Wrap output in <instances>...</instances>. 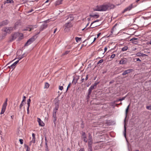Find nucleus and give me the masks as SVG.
<instances>
[{"label":"nucleus","mask_w":151,"mask_h":151,"mask_svg":"<svg viewBox=\"0 0 151 151\" xmlns=\"http://www.w3.org/2000/svg\"><path fill=\"white\" fill-rule=\"evenodd\" d=\"M115 7V5L111 4L105 3L99 6H97L96 8L94 9L93 10L94 11H106L107 10L113 9Z\"/></svg>","instance_id":"f257e3e1"},{"label":"nucleus","mask_w":151,"mask_h":151,"mask_svg":"<svg viewBox=\"0 0 151 151\" xmlns=\"http://www.w3.org/2000/svg\"><path fill=\"white\" fill-rule=\"evenodd\" d=\"M56 112H57V107L55 106V109L53 111L52 119L53 123L54 124V127H56Z\"/></svg>","instance_id":"f03ea898"},{"label":"nucleus","mask_w":151,"mask_h":151,"mask_svg":"<svg viewBox=\"0 0 151 151\" xmlns=\"http://www.w3.org/2000/svg\"><path fill=\"white\" fill-rule=\"evenodd\" d=\"M129 105L127 107V109L126 110V112H125V114H126V117L124 120V136L126 138V128L125 126V121H126V118L127 114L128 112V110L129 109Z\"/></svg>","instance_id":"7ed1b4c3"},{"label":"nucleus","mask_w":151,"mask_h":151,"mask_svg":"<svg viewBox=\"0 0 151 151\" xmlns=\"http://www.w3.org/2000/svg\"><path fill=\"white\" fill-rule=\"evenodd\" d=\"M72 27V25L70 22H68L66 23L64 26L65 31L67 32H68L69 31L70 28H71Z\"/></svg>","instance_id":"20e7f679"},{"label":"nucleus","mask_w":151,"mask_h":151,"mask_svg":"<svg viewBox=\"0 0 151 151\" xmlns=\"http://www.w3.org/2000/svg\"><path fill=\"white\" fill-rule=\"evenodd\" d=\"M14 30L13 27H5L3 28V30L4 32L7 33H9L13 31Z\"/></svg>","instance_id":"39448f33"},{"label":"nucleus","mask_w":151,"mask_h":151,"mask_svg":"<svg viewBox=\"0 0 151 151\" xmlns=\"http://www.w3.org/2000/svg\"><path fill=\"white\" fill-rule=\"evenodd\" d=\"M49 20H47L44 22L45 23L42 24L40 27V31H42L44 29H45L47 27V24L46 23Z\"/></svg>","instance_id":"423d86ee"},{"label":"nucleus","mask_w":151,"mask_h":151,"mask_svg":"<svg viewBox=\"0 0 151 151\" xmlns=\"http://www.w3.org/2000/svg\"><path fill=\"white\" fill-rule=\"evenodd\" d=\"M105 53V52H104L103 50L102 49H99L98 50V55H99L100 57H99L98 58H102L104 57V53Z\"/></svg>","instance_id":"0eeeda50"},{"label":"nucleus","mask_w":151,"mask_h":151,"mask_svg":"<svg viewBox=\"0 0 151 151\" xmlns=\"http://www.w3.org/2000/svg\"><path fill=\"white\" fill-rule=\"evenodd\" d=\"M35 40V37L33 36L28 40L27 42L25 44L24 46H27L30 44L33 41H34Z\"/></svg>","instance_id":"6e6552de"},{"label":"nucleus","mask_w":151,"mask_h":151,"mask_svg":"<svg viewBox=\"0 0 151 151\" xmlns=\"http://www.w3.org/2000/svg\"><path fill=\"white\" fill-rule=\"evenodd\" d=\"M133 7V4H130L129 6L124 9V11L122 12V13H124L127 11H130Z\"/></svg>","instance_id":"1a4fd4ad"},{"label":"nucleus","mask_w":151,"mask_h":151,"mask_svg":"<svg viewBox=\"0 0 151 151\" xmlns=\"http://www.w3.org/2000/svg\"><path fill=\"white\" fill-rule=\"evenodd\" d=\"M117 26L116 24H115L113 27L111 31V34L110 35H112L114 34L115 35H116V26Z\"/></svg>","instance_id":"9d476101"},{"label":"nucleus","mask_w":151,"mask_h":151,"mask_svg":"<svg viewBox=\"0 0 151 151\" xmlns=\"http://www.w3.org/2000/svg\"><path fill=\"white\" fill-rule=\"evenodd\" d=\"M9 21L7 19L4 20L0 23V26L2 27L6 25L9 23Z\"/></svg>","instance_id":"9b49d317"},{"label":"nucleus","mask_w":151,"mask_h":151,"mask_svg":"<svg viewBox=\"0 0 151 151\" xmlns=\"http://www.w3.org/2000/svg\"><path fill=\"white\" fill-rule=\"evenodd\" d=\"M133 71V70L132 69H129L125 70L124 71L123 73H122V75L123 76H125L127 74L130 73Z\"/></svg>","instance_id":"f8f14e48"},{"label":"nucleus","mask_w":151,"mask_h":151,"mask_svg":"<svg viewBox=\"0 0 151 151\" xmlns=\"http://www.w3.org/2000/svg\"><path fill=\"white\" fill-rule=\"evenodd\" d=\"M19 60H17V61L15 62L14 63L12 64L10 66H9L8 67H9L10 69H14V68L16 67V65L19 62Z\"/></svg>","instance_id":"ddd939ff"},{"label":"nucleus","mask_w":151,"mask_h":151,"mask_svg":"<svg viewBox=\"0 0 151 151\" xmlns=\"http://www.w3.org/2000/svg\"><path fill=\"white\" fill-rule=\"evenodd\" d=\"M127 63V60L126 58L121 59L119 63L120 64H126Z\"/></svg>","instance_id":"4468645a"},{"label":"nucleus","mask_w":151,"mask_h":151,"mask_svg":"<svg viewBox=\"0 0 151 151\" xmlns=\"http://www.w3.org/2000/svg\"><path fill=\"white\" fill-rule=\"evenodd\" d=\"M136 55L137 56V57L141 56L142 57H143L145 56H147V55L144 54L143 53H142L141 52H138L136 54Z\"/></svg>","instance_id":"2eb2a0df"},{"label":"nucleus","mask_w":151,"mask_h":151,"mask_svg":"<svg viewBox=\"0 0 151 151\" xmlns=\"http://www.w3.org/2000/svg\"><path fill=\"white\" fill-rule=\"evenodd\" d=\"M6 106L5 105H3L1 111L0 113L1 114H2L4 113L5 111Z\"/></svg>","instance_id":"dca6fc26"},{"label":"nucleus","mask_w":151,"mask_h":151,"mask_svg":"<svg viewBox=\"0 0 151 151\" xmlns=\"http://www.w3.org/2000/svg\"><path fill=\"white\" fill-rule=\"evenodd\" d=\"M88 150H92V145L93 144V142H88Z\"/></svg>","instance_id":"f3484780"},{"label":"nucleus","mask_w":151,"mask_h":151,"mask_svg":"<svg viewBox=\"0 0 151 151\" xmlns=\"http://www.w3.org/2000/svg\"><path fill=\"white\" fill-rule=\"evenodd\" d=\"M37 121L38 122L39 125L43 126L44 125V124L39 118H37Z\"/></svg>","instance_id":"a211bd4d"},{"label":"nucleus","mask_w":151,"mask_h":151,"mask_svg":"<svg viewBox=\"0 0 151 151\" xmlns=\"http://www.w3.org/2000/svg\"><path fill=\"white\" fill-rule=\"evenodd\" d=\"M79 77L78 76L76 78L74 77L72 83H73L74 85H75L77 83L78 80L79 79Z\"/></svg>","instance_id":"6ab92c4d"},{"label":"nucleus","mask_w":151,"mask_h":151,"mask_svg":"<svg viewBox=\"0 0 151 151\" xmlns=\"http://www.w3.org/2000/svg\"><path fill=\"white\" fill-rule=\"evenodd\" d=\"M82 137L83 139V141L85 143L87 142V140L86 139V133L84 132H83Z\"/></svg>","instance_id":"aec40b11"},{"label":"nucleus","mask_w":151,"mask_h":151,"mask_svg":"<svg viewBox=\"0 0 151 151\" xmlns=\"http://www.w3.org/2000/svg\"><path fill=\"white\" fill-rule=\"evenodd\" d=\"M137 40V38H133L131 39L130 41H132L133 43L136 44L138 43L137 41L136 40Z\"/></svg>","instance_id":"412c9836"},{"label":"nucleus","mask_w":151,"mask_h":151,"mask_svg":"<svg viewBox=\"0 0 151 151\" xmlns=\"http://www.w3.org/2000/svg\"><path fill=\"white\" fill-rule=\"evenodd\" d=\"M37 26V24L31 25L30 26V28H29V31H31L32 29H33L34 28H36Z\"/></svg>","instance_id":"4be33fe9"},{"label":"nucleus","mask_w":151,"mask_h":151,"mask_svg":"<svg viewBox=\"0 0 151 151\" xmlns=\"http://www.w3.org/2000/svg\"><path fill=\"white\" fill-rule=\"evenodd\" d=\"M18 34L17 33H15L12 35L11 37L14 39L15 40L17 38Z\"/></svg>","instance_id":"5701e85b"},{"label":"nucleus","mask_w":151,"mask_h":151,"mask_svg":"<svg viewBox=\"0 0 151 151\" xmlns=\"http://www.w3.org/2000/svg\"><path fill=\"white\" fill-rule=\"evenodd\" d=\"M99 20L97 19L96 20V21H93V22H92L91 23V25H90V28H94V27H96L97 26H98V25H95V26H94L93 27H91V26L94 23H95V22H99Z\"/></svg>","instance_id":"b1692460"},{"label":"nucleus","mask_w":151,"mask_h":151,"mask_svg":"<svg viewBox=\"0 0 151 151\" xmlns=\"http://www.w3.org/2000/svg\"><path fill=\"white\" fill-rule=\"evenodd\" d=\"M94 89L93 86H91L90 87L89 89L88 90V92L89 94H91L92 92V90Z\"/></svg>","instance_id":"393cba45"},{"label":"nucleus","mask_w":151,"mask_h":151,"mask_svg":"<svg viewBox=\"0 0 151 151\" xmlns=\"http://www.w3.org/2000/svg\"><path fill=\"white\" fill-rule=\"evenodd\" d=\"M74 19V17L70 15L68 16V17L67 19H68L70 21H72Z\"/></svg>","instance_id":"a878e982"},{"label":"nucleus","mask_w":151,"mask_h":151,"mask_svg":"<svg viewBox=\"0 0 151 151\" xmlns=\"http://www.w3.org/2000/svg\"><path fill=\"white\" fill-rule=\"evenodd\" d=\"M89 16L91 17H96L97 18H98L99 17V15L97 14H90Z\"/></svg>","instance_id":"bb28decb"},{"label":"nucleus","mask_w":151,"mask_h":151,"mask_svg":"<svg viewBox=\"0 0 151 151\" xmlns=\"http://www.w3.org/2000/svg\"><path fill=\"white\" fill-rule=\"evenodd\" d=\"M88 142H93L92 137L90 133H88Z\"/></svg>","instance_id":"cd10ccee"},{"label":"nucleus","mask_w":151,"mask_h":151,"mask_svg":"<svg viewBox=\"0 0 151 151\" xmlns=\"http://www.w3.org/2000/svg\"><path fill=\"white\" fill-rule=\"evenodd\" d=\"M27 56V55H26L25 53H24L21 56L19 57L18 59L19 60H20L21 59H22L23 58L26 56Z\"/></svg>","instance_id":"c85d7f7f"},{"label":"nucleus","mask_w":151,"mask_h":151,"mask_svg":"<svg viewBox=\"0 0 151 151\" xmlns=\"http://www.w3.org/2000/svg\"><path fill=\"white\" fill-rule=\"evenodd\" d=\"M20 22H16L15 23V24H14V29H15V28L17 27V26H18L19 25H20Z\"/></svg>","instance_id":"c756f323"},{"label":"nucleus","mask_w":151,"mask_h":151,"mask_svg":"<svg viewBox=\"0 0 151 151\" xmlns=\"http://www.w3.org/2000/svg\"><path fill=\"white\" fill-rule=\"evenodd\" d=\"M125 97H124L121 99H117L116 101H114V102L115 103V102H118V101H121L123 100H124L125 99Z\"/></svg>","instance_id":"7c9ffc66"},{"label":"nucleus","mask_w":151,"mask_h":151,"mask_svg":"<svg viewBox=\"0 0 151 151\" xmlns=\"http://www.w3.org/2000/svg\"><path fill=\"white\" fill-rule=\"evenodd\" d=\"M128 49V47L127 46H125L123 47L122 49V51H124L127 50Z\"/></svg>","instance_id":"2f4dec72"},{"label":"nucleus","mask_w":151,"mask_h":151,"mask_svg":"<svg viewBox=\"0 0 151 151\" xmlns=\"http://www.w3.org/2000/svg\"><path fill=\"white\" fill-rule=\"evenodd\" d=\"M6 3H13L14 1L13 0H6Z\"/></svg>","instance_id":"473e14b6"},{"label":"nucleus","mask_w":151,"mask_h":151,"mask_svg":"<svg viewBox=\"0 0 151 151\" xmlns=\"http://www.w3.org/2000/svg\"><path fill=\"white\" fill-rule=\"evenodd\" d=\"M49 87V84L47 83H45L44 88H48Z\"/></svg>","instance_id":"72a5a7b5"},{"label":"nucleus","mask_w":151,"mask_h":151,"mask_svg":"<svg viewBox=\"0 0 151 151\" xmlns=\"http://www.w3.org/2000/svg\"><path fill=\"white\" fill-rule=\"evenodd\" d=\"M81 38H79L78 37H76L75 38V40L77 42H79L81 40Z\"/></svg>","instance_id":"f704fd0d"},{"label":"nucleus","mask_w":151,"mask_h":151,"mask_svg":"<svg viewBox=\"0 0 151 151\" xmlns=\"http://www.w3.org/2000/svg\"><path fill=\"white\" fill-rule=\"evenodd\" d=\"M35 138H32V140L30 141V143H35Z\"/></svg>","instance_id":"c9c22d12"},{"label":"nucleus","mask_w":151,"mask_h":151,"mask_svg":"<svg viewBox=\"0 0 151 151\" xmlns=\"http://www.w3.org/2000/svg\"><path fill=\"white\" fill-rule=\"evenodd\" d=\"M23 102H24L23 101H22L21 103L19 106V109H22V107L23 105Z\"/></svg>","instance_id":"e433bc0d"},{"label":"nucleus","mask_w":151,"mask_h":151,"mask_svg":"<svg viewBox=\"0 0 151 151\" xmlns=\"http://www.w3.org/2000/svg\"><path fill=\"white\" fill-rule=\"evenodd\" d=\"M14 40H15L12 37H11L9 38V42H12Z\"/></svg>","instance_id":"4c0bfd02"},{"label":"nucleus","mask_w":151,"mask_h":151,"mask_svg":"<svg viewBox=\"0 0 151 151\" xmlns=\"http://www.w3.org/2000/svg\"><path fill=\"white\" fill-rule=\"evenodd\" d=\"M146 109L149 110H151V105L150 106H147L146 107Z\"/></svg>","instance_id":"58836bf2"},{"label":"nucleus","mask_w":151,"mask_h":151,"mask_svg":"<svg viewBox=\"0 0 151 151\" xmlns=\"http://www.w3.org/2000/svg\"><path fill=\"white\" fill-rule=\"evenodd\" d=\"M103 61V60L101 59L97 63V64H99L100 63H102Z\"/></svg>","instance_id":"ea45409f"},{"label":"nucleus","mask_w":151,"mask_h":151,"mask_svg":"<svg viewBox=\"0 0 151 151\" xmlns=\"http://www.w3.org/2000/svg\"><path fill=\"white\" fill-rule=\"evenodd\" d=\"M7 99H6L3 105H5L6 106H7Z\"/></svg>","instance_id":"a19ab883"},{"label":"nucleus","mask_w":151,"mask_h":151,"mask_svg":"<svg viewBox=\"0 0 151 151\" xmlns=\"http://www.w3.org/2000/svg\"><path fill=\"white\" fill-rule=\"evenodd\" d=\"M19 142H20V143L21 145L23 144V140L22 139H19Z\"/></svg>","instance_id":"79ce46f5"},{"label":"nucleus","mask_w":151,"mask_h":151,"mask_svg":"<svg viewBox=\"0 0 151 151\" xmlns=\"http://www.w3.org/2000/svg\"><path fill=\"white\" fill-rule=\"evenodd\" d=\"M26 146L27 147L26 151H30V148L27 145H26Z\"/></svg>","instance_id":"37998d69"},{"label":"nucleus","mask_w":151,"mask_h":151,"mask_svg":"<svg viewBox=\"0 0 151 151\" xmlns=\"http://www.w3.org/2000/svg\"><path fill=\"white\" fill-rule=\"evenodd\" d=\"M98 83H95L93 85H91L92 86H93V87L94 88V87H96V86L98 84Z\"/></svg>","instance_id":"c03bdc74"},{"label":"nucleus","mask_w":151,"mask_h":151,"mask_svg":"<svg viewBox=\"0 0 151 151\" xmlns=\"http://www.w3.org/2000/svg\"><path fill=\"white\" fill-rule=\"evenodd\" d=\"M26 97L25 96H23V100L22 101L24 102L26 101Z\"/></svg>","instance_id":"a18cd8bd"},{"label":"nucleus","mask_w":151,"mask_h":151,"mask_svg":"<svg viewBox=\"0 0 151 151\" xmlns=\"http://www.w3.org/2000/svg\"><path fill=\"white\" fill-rule=\"evenodd\" d=\"M115 55L114 54L112 55L110 57L111 58H113L115 57Z\"/></svg>","instance_id":"49530a36"},{"label":"nucleus","mask_w":151,"mask_h":151,"mask_svg":"<svg viewBox=\"0 0 151 151\" xmlns=\"http://www.w3.org/2000/svg\"><path fill=\"white\" fill-rule=\"evenodd\" d=\"M91 94H89V93H88V95L87 96V98H86V99H89V98H90V95Z\"/></svg>","instance_id":"de8ad7c7"},{"label":"nucleus","mask_w":151,"mask_h":151,"mask_svg":"<svg viewBox=\"0 0 151 151\" xmlns=\"http://www.w3.org/2000/svg\"><path fill=\"white\" fill-rule=\"evenodd\" d=\"M59 88L60 90H62L63 89V86H60Z\"/></svg>","instance_id":"09e8293b"},{"label":"nucleus","mask_w":151,"mask_h":151,"mask_svg":"<svg viewBox=\"0 0 151 151\" xmlns=\"http://www.w3.org/2000/svg\"><path fill=\"white\" fill-rule=\"evenodd\" d=\"M30 103H31V99H29L27 101V104Z\"/></svg>","instance_id":"8fccbe9b"},{"label":"nucleus","mask_w":151,"mask_h":151,"mask_svg":"<svg viewBox=\"0 0 151 151\" xmlns=\"http://www.w3.org/2000/svg\"><path fill=\"white\" fill-rule=\"evenodd\" d=\"M29 28H30V27H27L26 29H24V31H29Z\"/></svg>","instance_id":"3c124183"},{"label":"nucleus","mask_w":151,"mask_h":151,"mask_svg":"<svg viewBox=\"0 0 151 151\" xmlns=\"http://www.w3.org/2000/svg\"><path fill=\"white\" fill-rule=\"evenodd\" d=\"M34 11V10L33 9H31V10H29L28 11L27 13H30L32 12H33Z\"/></svg>","instance_id":"603ef678"},{"label":"nucleus","mask_w":151,"mask_h":151,"mask_svg":"<svg viewBox=\"0 0 151 151\" xmlns=\"http://www.w3.org/2000/svg\"><path fill=\"white\" fill-rule=\"evenodd\" d=\"M70 83L68 85V86L67 87V91L68 90L70 86Z\"/></svg>","instance_id":"864d4df0"},{"label":"nucleus","mask_w":151,"mask_h":151,"mask_svg":"<svg viewBox=\"0 0 151 151\" xmlns=\"http://www.w3.org/2000/svg\"><path fill=\"white\" fill-rule=\"evenodd\" d=\"M88 21V23H90V22L91 21V18H88L87 19Z\"/></svg>","instance_id":"5fc2aeb1"},{"label":"nucleus","mask_w":151,"mask_h":151,"mask_svg":"<svg viewBox=\"0 0 151 151\" xmlns=\"http://www.w3.org/2000/svg\"><path fill=\"white\" fill-rule=\"evenodd\" d=\"M137 61H139L140 62H141V60L139 58H136L135 59Z\"/></svg>","instance_id":"6e6d98bb"},{"label":"nucleus","mask_w":151,"mask_h":151,"mask_svg":"<svg viewBox=\"0 0 151 151\" xmlns=\"http://www.w3.org/2000/svg\"><path fill=\"white\" fill-rule=\"evenodd\" d=\"M29 108H27V114H29Z\"/></svg>","instance_id":"4d7b16f0"},{"label":"nucleus","mask_w":151,"mask_h":151,"mask_svg":"<svg viewBox=\"0 0 151 151\" xmlns=\"http://www.w3.org/2000/svg\"><path fill=\"white\" fill-rule=\"evenodd\" d=\"M60 20V21L59 22H62L63 21V18H62L61 19H60V20Z\"/></svg>","instance_id":"13d9d810"},{"label":"nucleus","mask_w":151,"mask_h":151,"mask_svg":"<svg viewBox=\"0 0 151 151\" xmlns=\"http://www.w3.org/2000/svg\"><path fill=\"white\" fill-rule=\"evenodd\" d=\"M45 148L48 147V146H47V142H45Z\"/></svg>","instance_id":"bf43d9fd"},{"label":"nucleus","mask_w":151,"mask_h":151,"mask_svg":"<svg viewBox=\"0 0 151 151\" xmlns=\"http://www.w3.org/2000/svg\"><path fill=\"white\" fill-rule=\"evenodd\" d=\"M32 138H35V134L34 133H33L32 134Z\"/></svg>","instance_id":"052dcab7"},{"label":"nucleus","mask_w":151,"mask_h":151,"mask_svg":"<svg viewBox=\"0 0 151 151\" xmlns=\"http://www.w3.org/2000/svg\"><path fill=\"white\" fill-rule=\"evenodd\" d=\"M79 151H84V149L83 148H81Z\"/></svg>","instance_id":"680f3d73"},{"label":"nucleus","mask_w":151,"mask_h":151,"mask_svg":"<svg viewBox=\"0 0 151 151\" xmlns=\"http://www.w3.org/2000/svg\"><path fill=\"white\" fill-rule=\"evenodd\" d=\"M88 75H87L86 76V77L85 78V80L86 81L87 80V79H88Z\"/></svg>","instance_id":"e2e57ef3"},{"label":"nucleus","mask_w":151,"mask_h":151,"mask_svg":"<svg viewBox=\"0 0 151 151\" xmlns=\"http://www.w3.org/2000/svg\"><path fill=\"white\" fill-rule=\"evenodd\" d=\"M107 50V47H105L104 49V52H105Z\"/></svg>","instance_id":"0e129e2a"},{"label":"nucleus","mask_w":151,"mask_h":151,"mask_svg":"<svg viewBox=\"0 0 151 151\" xmlns=\"http://www.w3.org/2000/svg\"><path fill=\"white\" fill-rule=\"evenodd\" d=\"M67 151H71V150L69 148H67Z\"/></svg>","instance_id":"69168bd1"},{"label":"nucleus","mask_w":151,"mask_h":151,"mask_svg":"<svg viewBox=\"0 0 151 151\" xmlns=\"http://www.w3.org/2000/svg\"><path fill=\"white\" fill-rule=\"evenodd\" d=\"M45 150L46 151H48V147L47 148H45Z\"/></svg>","instance_id":"338daca9"},{"label":"nucleus","mask_w":151,"mask_h":151,"mask_svg":"<svg viewBox=\"0 0 151 151\" xmlns=\"http://www.w3.org/2000/svg\"><path fill=\"white\" fill-rule=\"evenodd\" d=\"M149 44L151 45V41H150V42H147V44L149 45Z\"/></svg>","instance_id":"774afa93"}]
</instances>
